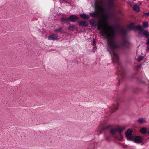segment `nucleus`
Segmentation results:
<instances>
[{
  "instance_id": "f257e3e1",
  "label": "nucleus",
  "mask_w": 149,
  "mask_h": 149,
  "mask_svg": "<svg viewBox=\"0 0 149 149\" xmlns=\"http://www.w3.org/2000/svg\"><path fill=\"white\" fill-rule=\"evenodd\" d=\"M89 22L92 27L97 26V29L100 31L99 34L101 36H103L105 35H107L106 38L107 44V50L111 55L113 61L117 65L119 81H122L125 77L124 69L119 61L118 56L115 53L116 49L120 48L121 46L119 44L115 41V33L114 32L111 33L105 29L104 24L101 25H99L98 23L93 19H90Z\"/></svg>"
},
{
  "instance_id": "f03ea898",
  "label": "nucleus",
  "mask_w": 149,
  "mask_h": 149,
  "mask_svg": "<svg viewBox=\"0 0 149 149\" xmlns=\"http://www.w3.org/2000/svg\"><path fill=\"white\" fill-rule=\"evenodd\" d=\"M148 22H145L143 23L142 26L141 27L142 28V31H139L138 32L139 34H141L142 33L147 38L149 36V34L147 30H144L143 29V28H147L148 27Z\"/></svg>"
},
{
  "instance_id": "7ed1b4c3",
  "label": "nucleus",
  "mask_w": 149,
  "mask_h": 149,
  "mask_svg": "<svg viewBox=\"0 0 149 149\" xmlns=\"http://www.w3.org/2000/svg\"><path fill=\"white\" fill-rule=\"evenodd\" d=\"M100 8V5L97 1H95V10L94 12L91 13L89 14V15L92 17H97L98 15V13L97 11V10H99Z\"/></svg>"
},
{
  "instance_id": "20e7f679",
  "label": "nucleus",
  "mask_w": 149,
  "mask_h": 149,
  "mask_svg": "<svg viewBox=\"0 0 149 149\" xmlns=\"http://www.w3.org/2000/svg\"><path fill=\"white\" fill-rule=\"evenodd\" d=\"M132 130L130 129H128L125 132V133L126 139L127 140L130 141H133L134 137L132 136Z\"/></svg>"
},
{
  "instance_id": "39448f33",
  "label": "nucleus",
  "mask_w": 149,
  "mask_h": 149,
  "mask_svg": "<svg viewBox=\"0 0 149 149\" xmlns=\"http://www.w3.org/2000/svg\"><path fill=\"white\" fill-rule=\"evenodd\" d=\"M123 129H121L119 127L113 129H111L110 130V133L112 135H115L116 132H118L119 135L121 137V133L123 132Z\"/></svg>"
},
{
  "instance_id": "423d86ee",
  "label": "nucleus",
  "mask_w": 149,
  "mask_h": 149,
  "mask_svg": "<svg viewBox=\"0 0 149 149\" xmlns=\"http://www.w3.org/2000/svg\"><path fill=\"white\" fill-rule=\"evenodd\" d=\"M68 19L70 22H74L79 21L80 19L79 17L74 15H71L68 17Z\"/></svg>"
},
{
  "instance_id": "0eeeda50",
  "label": "nucleus",
  "mask_w": 149,
  "mask_h": 149,
  "mask_svg": "<svg viewBox=\"0 0 149 149\" xmlns=\"http://www.w3.org/2000/svg\"><path fill=\"white\" fill-rule=\"evenodd\" d=\"M128 28L130 29H136L139 31H142V30L141 26L140 25L135 26L134 24H132L129 25L128 26Z\"/></svg>"
},
{
  "instance_id": "6e6552de",
  "label": "nucleus",
  "mask_w": 149,
  "mask_h": 149,
  "mask_svg": "<svg viewBox=\"0 0 149 149\" xmlns=\"http://www.w3.org/2000/svg\"><path fill=\"white\" fill-rule=\"evenodd\" d=\"M118 104L119 102L118 101L117 102L116 105L114 104H112L111 106L109 108V112L111 113H112L113 112L116 111L117 109L118 106Z\"/></svg>"
},
{
  "instance_id": "1a4fd4ad",
  "label": "nucleus",
  "mask_w": 149,
  "mask_h": 149,
  "mask_svg": "<svg viewBox=\"0 0 149 149\" xmlns=\"http://www.w3.org/2000/svg\"><path fill=\"white\" fill-rule=\"evenodd\" d=\"M134 141L135 143H141L142 138L140 136H135L133 138V141Z\"/></svg>"
},
{
  "instance_id": "9d476101",
  "label": "nucleus",
  "mask_w": 149,
  "mask_h": 149,
  "mask_svg": "<svg viewBox=\"0 0 149 149\" xmlns=\"http://www.w3.org/2000/svg\"><path fill=\"white\" fill-rule=\"evenodd\" d=\"M58 39V36L56 34L51 35L48 37V39L50 40H55Z\"/></svg>"
},
{
  "instance_id": "9b49d317",
  "label": "nucleus",
  "mask_w": 149,
  "mask_h": 149,
  "mask_svg": "<svg viewBox=\"0 0 149 149\" xmlns=\"http://www.w3.org/2000/svg\"><path fill=\"white\" fill-rule=\"evenodd\" d=\"M102 19L104 20H107L109 17V13L107 12H103L102 14Z\"/></svg>"
},
{
  "instance_id": "f8f14e48",
  "label": "nucleus",
  "mask_w": 149,
  "mask_h": 149,
  "mask_svg": "<svg viewBox=\"0 0 149 149\" xmlns=\"http://www.w3.org/2000/svg\"><path fill=\"white\" fill-rule=\"evenodd\" d=\"M79 25L80 26L86 27L88 26V23L87 22L81 21L79 22Z\"/></svg>"
},
{
  "instance_id": "ddd939ff",
  "label": "nucleus",
  "mask_w": 149,
  "mask_h": 149,
  "mask_svg": "<svg viewBox=\"0 0 149 149\" xmlns=\"http://www.w3.org/2000/svg\"><path fill=\"white\" fill-rule=\"evenodd\" d=\"M80 17L84 19H88L90 18V16L89 15H87L85 13L81 14L80 15Z\"/></svg>"
},
{
  "instance_id": "4468645a",
  "label": "nucleus",
  "mask_w": 149,
  "mask_h": 149,
  "mask_svg": "<svg viewBox=\"0 0 149 149\" xmlns=\"http://www.w3.org/2000/svg\"><path fill=\"white\" fill-rule=\"evenodd\" d=\"M137 122L139 124H141L145 123L146 121L144 118H139L137 120Z\"/></svg>"
},
{
  "instance_id": "2eb2a0df",
  "label": "nucleus",
  "mask_w": 149,
  "mask_h": 149,
  "mask_svg": "<svg viewBox=\"0 0 149 149\" xmlns=\"http://www.w3.org/2000/svg\"><path fill=\"white\" fill-rule=\"evenodd\" d=\"M140 132L143 134H146L147 133V129L146 127H143L140 129Z\"/></svg>"
},
{
  "instance_id": "dca6fc26",
  "label": "nucleus",
  "mask_w": 149,
  "mask_h": 149,
  "mask_svg": "<svg viewBox=\"0 0 149 149\" xmlns=\"http://www.w3.org/2000/svg\"><path fill=\"white\" fill-rule=\"evenodd\" d=\"M69 21L68 18L67 19L64 18H61V21L64 23H66L67 25H68L69 23Z\"/></svg>"
},
{
  "instance_id": "f3484780",
  "label": "nucleus",
  "mask_w": 149,
  "mask_h": 149,
  "mask_svg": "<svg viewBox=\"0 0 149 149\" xmlns=\"http://www.w3.org/2000/svg\"><path fill=\"white\" fill-rule=\"evenodd\" d=\"M133 8V10L136 12H139L140 11V7L136 4L134 5Z\"/></svg>"
},
{
  "instance_id": "a211bd4d",
  "label": "nucleus",
  "mask_w": 149,
  "mask_h": 149,
  "mask_svg": "<svg viewBox=\"0 0 149 149\" xmlns=\"http://www.w3.org/2000/svg\"><path fill=\"white\" fill-rule=\"evenodd\" d=\"M75 26L74 25H70L68 28V29L69 30L71 31H73L74 29Z\"/></svg>"
},
{
  "instance_id": "6ab92c4d",
  "label": "nucleus",
  "mask_w": 149,
  "mask_h": 149,
  "mask_svg": "<svg viewBox=\"0 0 149 149\" xmlns=\"http://www.w3.org/2000/svg\"><path fill=\"white\" fill-rule=\"evenodd\" d=\"M110 127V125H108L107 126H106L103 127L102 128V130H107V129H108Z\"/></svg>"
},
{
  "instance_id": "aec40b11",
  "label": "nucleus",
  "mask_w": 149,
  "mask_h": 149,
  "mask_svg": "<svg viewBox=\"0 0 149 149\" xmlns=\"http://www.w3.org/2000/svg\"><path fill=\"white\" fill-rule=\"evenodd\" d=\"M121 33L124 36H126L127 34V32L125 30H122Z\"/></svg>"
},
{
  "instance_id": "412c9836",
  "label": "nucleus",
  "mask_w": 149,
  "mask_h": 149,
  "mask_svg": "<svg viewBox=\"0 0 149 149\" xmlns=\"http://www.w3.org/2000/svg\"><path fill=\"white\" fill-rule=\"evenodd\" d=\"M143 59V57L142 56H140L137 59V61L138 62L140 61Z\"/></svg>"
},
{
  "instance_id": "4be33fe9",
  "label": "nucleus",
  "mask_w": 149,
  "mask_h": 149,
  "mask_svg": "<svg viewBox=\"0 0 149 149\" xmlns=\"http://www.w3.org/2000/svg\"><path fill=\"white\" fill-rule=\"evenodd\" d=\"M61 30V28H60L58 29H56L54 30V31L55 32H60Z\"/></svg>"
},
{
  "instance_id": "5701e85b",
  "label": "nucleus",
  "mask_w": 149,
  "mask_h": 149,
  "mask_svg": "<svg viewBox=\"0 0 149 149\" xmlns=\"http://www.w3.org/2000/svg\"><path fill=\"white\" fill-rule=\"evenodd\" d=\"M149 16V13H144L143 15V16L144 17L146 16Z\"/></svg>"
},
{
  "instance_id": "b1692460",
  "label": "nucleus",
  "mask_w": 149,
  "mask_h": 149,
  "mask_svg": "<svg viewBox=\"0 0 149 149\" xmlns=\"http://www.w3.org/2000/svg\"><path fill=\"white\" fill-rule=\"evenodd\" d=\"M114 28L116 30H118L119 29V27L117 25H115L114 26Z\"/></svg>"
},
{
  "instance_id": "393cba45",
  "label": "nucleus",
  "mask_w": 149,
  "mask_h": 149,
  "mask_svg": "<svg viewBox=\"0 0 149 149\" xmlns=\"http://www.w3.org/2000/svg\"><path fill=\"white\" fill-rule=\"evenodd\" d=\"M112 0H110L109 2V6H110V7H111V3L112 2Z\"/></svg>"
},
{
  "instance_id": "a878e982",
  "label": "nucleus",
  "mask_w": 149,
  "mask_h": 149,
  "mask_svg": "<svg viewBox=\"0 0 149 149\" xmlns=\"http://www.w3.org/2000/svg\"><path fill=\"white\" fill-rule=\"evenodd\" d=\"M149 50V47L147 46L146 48V51L148 52Z\"/></svg>"
},
{
  "instance_id": "bb28decb",
  "label": "nucleus",
  "mask_w": 149,
  "mask_h": 149,
  "mask_svg": "<svg viewBox=\"0 0 149 149\" xmlns=\"http://www.w3.org/2000/svg\"><path fill=\"white\" fill-rule=\"evenodd\" d=\"M95 39H93V45H94L95 44Z\"/></svg>"
},
{
  "instance_id": "cd10ccee",
  "label": "nucleus",
  "mask_w": 149,
  "mask_h": 149,
  "mask_svg": "<svg viewBox=\"0 0 149 149\" xmlns=\"http://www.w3.org/2000/svg\"><path fill=\"white\" fill-rule=\"evenodd\" d=\"M106 140L107 141H109V136H106L105 138Z\"/></svg>"
},
{
  "instance_id": "c85d7f7f",
  "label": "nucleus",
  "mask_w": 149,
  "mask_h": 149,
  "mask_svg": "<svg viewBox=\"0 0 149 149\" xmlns=\"http://www.w3.org/2000/svg\"><path fill=\"white\" fill-rule=\"evenodd\" d=\"M147 44L148 45H149V38L148 39V40L147 41Z\"/></svg>"
},
{
  "instance_id": "c756f323",
  "label": "nucleus",
  "mask_w": 149,
  "mask_h": 149,
  "mask_svg": "<svg viewBox=\"0 0 149 149\" xmlns=\"http://www.w3.org/2000/svg\"><path fill=\"white\" fill-rule=\"evenodd\" d=\"M115 137L117 139H118V137L117 136H115Z\"/></svg>"
},
{
  "instance_id": "7c9ffc66",
  "label": "nucleus",
  "mask_w": 149,
  "mask_h": 149,
  "mask_svg": "<svg viewBox=\"0 0 149 149\" xmlns=\"http://www.w3.org/2000/svg\"><path fill=\"white\" fill-rule=\"evenodd\" d=\"M122 45L123 46H125V43H123L122 44Z\"/></svg>"
},
{
  "instance_id": "2f4dec72",
  "label": "nucleus",
  "mask_w": 149,
  "mask_h": 149,
  "mask_svg": "<svg viewBox=\"0 0 149 149\" xmlns=\"http://www.w3.org/2000/svg\"><path fill=\"white\" fill-rule=\"evenodd\" d=\"M124 146V145H123V147H124V148H125V146Z\"/></svg>"
},
{
  "instance_id": "473e14b6",
  "label": "nucleus",
  "mask_w": 149,
  "mask_h": 149,
  "mask_svg": "<svg viewBox=\"0 0 149 149\" xmlns=\"http://www.w3.org/2000/svg\"><path fill=\"white\" fill-rule=\"evenodd\" d=\"M148 134L149 135V129L148 132H147Z\"/></svg>"
},
{
  "instance_id": "72a5a7b5",
  "label": "nucleus",
  "mask_w": 149,
  "mask_h": 149,
  "mask_svg": "<svg viewBox=\"0 0 149 149\" xmlns=\"http://www.w3.org/2000/svg\"><path fill=\"white\" fill-rule=\"evenodd\" d=\"M141 64H140V65H139V67H140V66H141Z\"/></svg>"
},
{
  "instance_id": "f704fd0d",
  "label": "nucleus",
  "mask_w": 149,
  "mask_h": 149,
  "mask_svg": "<svg viewBox=\"0 0 149 149\" xmlns=\"http://www.w3.org/2000/svg\"><path fill=\"white\" fill-rule=\"evenodd\" d=\"M107 27H108L109 26V25H107Z\"/></svg>"
},
{
  "instance_id": "c9c22d12",
  "label": "nucleus",
  "mask_w": 149,
  "mask_h": 149,
  "mask_svg": "<svg viewBox=\"0 0 149 149\" xmlns=\"http://www.w3.org/2000/svg\"><path fill=\"white\" fill-rule=\"evenodd\" d=\"M134 1H136V0H133Z\"/></svg>"
}]
</instances>
